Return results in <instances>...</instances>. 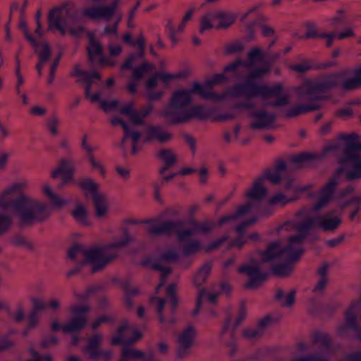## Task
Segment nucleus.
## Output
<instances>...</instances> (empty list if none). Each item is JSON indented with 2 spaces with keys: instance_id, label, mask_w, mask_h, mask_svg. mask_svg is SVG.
<instances>
[{
  "instance_id": "f257e3e1",
  "label": "nucleus",
  "mask_w": 361,
  "mask_h": 361,
  "mask_svg": "<svg viewBox=\"0 0 361 361\" xmlns=\"http://www.w3.org/2000/svg\"><path fill=\"white\" fill-rule=\"evenodd\" d=\"M302 236H294L289 239L286 247H282L279 243L271 244L264 252H257L246 264L240 267L238 271L245 274L248 281L246 287L250 289L257 288L265 279L262 269L264 263L273 261L281 255H286L289 262H296L302 254L300 245Z\"/></svg>"
},
{
  "instance_id": "f03ea898",
  "label": "nucleus",
  "mask_w": 361,
  "mask_h": 361,
  "mask_svg": "<svg viewBox=\"0 0 361 361\" xmlns=\"http://www.w3.org/2000/svg\"><path fill=\"white\" fill-rule=\"evenodd\" d=\"M208 85L194 84L188 89L176 91L164 111V115L169 122L181 123L192 118L203 117L206 110L199 106H190L192 98L196 95L203 97H209Z\"/></svg>"
},
{
  "instance_id": "7ed1b4c3",
  "label": "nucleus",
  "mask_w": 361,
  "mask_h": 361,
  "mask_svg": "<svg viewBox=\"0 0 361 361\" xmlns=\"http://www.w3.org/2000/svg\"><path fill=\"white\" fill-rule=\"evenodd\" d=\"M130 240V235L125 232L113 241L98 247L83 250L80 246H74L68 251V257L71 259L82 257L85 262L90 266L92 271H97L114 259L118 250L124 247Z\"/></svg>"
},
{
  "instance_id": "20e7f679",
  "label": "nucleus",
  "mask_w": 361,
  "mask_h": 361,
  "mask_svg": "<svg viewBox=\"0 0 361 361\" xmlns=\"http://www.w3.org/2000/svg\"><path fill=\"white\" fill-rule=\"evenodd\" d=\"M43 210V206L37 200L26 195H21L11 204L0 201V233L11 224V213L14 214L21 224L32 222Z\"/></svg>"
},
{
  "instance_id": "39448f33",
  "label": "nucleus",
  "mask_w": 361,
  "mask_h": 361,
  "mask_svg": "<svg viewBox=\"0 0 361 361\" xmlns=\"http://www.w3.org/2000/svg\"><path fill=\"white\" fill-rule=\"evenodd\" d=\"M336 183L334 178L331 179L323 188L320 192L321 200L312 208L303 213L304 217L308 219V220L305 225L300 226V229L307 226L317 225L324 230L329 231L335 229L339 225L341 219L338 216L331 214L324 216L322 219H319L317 214L319 209L323 207L330 199Z\"/></svg>"
},
{
  "instance_id": "423d86ee",
  "label": "nucleus",
  "mask_w": 361,
  "mask_h": 361,
  "mask_svg": "<svg viewBox=\"0 0 361 361\" xmlns=\"http://www.w3.org/2000/svg\"><path fill=\"white\" fill-rule=\"evenodd\" d=\"M104 0H88L89 7L84 8L82 11L83 16L90 19L106 18L109 19L116 15V23L112 26H106L104 28V34L118 37L117 25L122 18V14L117 12V8L121 0H112L111 4L105 8H99L97 6Z\"/></svg>"
},
{
  "instance_id": "0eeeda50",
  "label": "nucleus",
  "mask_w": 361,
  "mask_h": 361,
  "mask_svg": "<svg viewBox=\"0 0 361 361\" xmlns=\"http://www.w3.org/2000/svg\"><path fill=\"white\" fill-rule=\"evenodd\" d=\"M269 70V65H262L247 75L243 82L229 90L227 94L232 97L249 98L263 93V89L258 86V82Z\"/></svg>"
},
{
  "instance_id": "6e6552de",
  "label": "nucleus",
  "mask_w": 361,
  "mask_h": 361,
  "mask_svg": "<svg viewBox=\"0 0 361 361\" xmlns=\"http://www.w3.org/2000/svg\"><path fill=\"white\" fill-rule=\"evenodd\" d=\"M71 75L75 78L76 81L85 85L86 97L94 103H99L101 108L105 111L114 110L118 102L116 100L104 101L102 100L98 94H92L90 91V85L99 80V76L96 73H87L78 67H75Z\"/></svg>"
},
{
  "instance_id": "1a4fd4ad",
  "label": "nucleus",
  "mask_w": 361,
  "mask_h": 361,
  "mask_svg": "<svg viewBox=\"0 0 361 361\" xmlns=\"http://www.w3.org/2000/svg\"><path fill=\"white\" fill-rule=\"evenodd\" d=\"M236 19V15L231 11L217 10L208 12L200 20V32L217 29H226L232 25Z\"/></svg>"
},
{
  "instance_id": "9d476101",
  "label": "nucleus",
  "mask_w": 361,
  "mask_h": 361,
  "mask_svg": "<svg viewBox=\"0 0 361 361\" xmlns=\"http://www.w3.org/2000/svg\"><path fill=\"white\" fill-rule=\"evenodd\" d=\"M74 21V18L65 8L53 9L49 16V28L58 29L63 33L68 31L73 35L79 33V31L74 30L72 27Z\"/></svg>"
},
{
  "instance_id": "9b49d317",
  "label": "nucleus",
  "mask_w": 361,
  "mask_h": 361,
  "mask_svg": "<svg viewBox=\"0 0 361 361\" xmlns=\"http://www.w3.org/2000/svg\"><path fill=\"white\" fill-rule=\"evenodd\" d=\"M177 76L170 73H160L150 78L145 84V94L149 99H157L162 95L163 87L168 86Z\"/></svg>"
},
{
  "instance_id": "f8f14e48",
  "label": "nucleus",
  "mask_w": 361,
  "mask_h": 361,
  "mask_svg": "<svg viewBox=\"0 0 361 361\" xmlns=\"http://www.w3.org/2000/svg\"><path fill=\"white\" fill-rule=\"evenodd\" d=\"M341 165L349 179L361 177V148L350 149L341 161Z\"/></svg>"
},
{
  "instance_id": "ddd939ff",
  "label": "nucleus",
  "mask_w": 361,
  "mask_h": 361,
  "mask_svg": "<svg viewBox=\"0 0 361 361\" xmlns=\"http://www.w3.org/2000/svg\"><path fill=\"white\" fill-rule=\"evenodd\" d=\"M20 29L23 32V34L27 41L31 44V45L35 48V51L37 53L39 57V61L37 65V69L39 73H41L43 65L47 62L49 56V48L47 44H43L42 45H38L36 39L31 36L27 27V23L25 20H20L19 23Z\"/></svg>"
},
{
  "instance_id": "4468645a",
  "label": "nucleus",
  "mask_w": 361,
  "mask_h": 361,
  "mask_svg": "<svg viewBox=\"0 0 361 361\" xmlns=\"http://www.w3.org/2000/svg\"><path fill=\"white\" fill-rule=\"evenodd\" d=\"M76 169V164L73 160L64 158L60 160L59 164L51 171V176L53 178L61 177L64 183L73 180V173Z\"/></svg>"
},
{
  "instance_id": "2eb2a0df",
  "label": "nucleus",
  "mask_w": 361,
  "mask_h": 361,
  "mask_svg": "<svg viewBox=\"0 0 361 361\" xmlns=\"http://www.w3.org/2000/svg\"><path fill=\"white\" fill-rule=\"evenodd\" d=\"M195 335V331L191 326H188L182 331L178 337V353L179 356H185L188 350L194 345Z\"/></svg>"
},
{
  "instance_id": "dca6fc26",
  "label": "nucleus",
  "mask_w": 361,
  "mask_h": 361,
  "mask_svg": "<svg viewBox=\"0 0 361 361\" xmlns=\"http://www.w3.org/2000/svg\"><path fill=\"white\" fill-rule=\"evenodd\" d=\"M355 36V27L349 25L343 27L338 32L322 33L319 37L324 39L326 45L329 47L334 40H343Z\"/></svg>"
},
{
  "instance_id": "f3484780",
  "label": "nucleus",
  "mask_w": 361,
  "mask_h": 361,
  "mask_svg": "<svg viewBox=\"0 0 361 361\" xmlns=\"http://www.w3.org/2000/svg\"><path fill=\"white\" fill-rule=\"evenodd\" d=\"M144 140L145 142H159L161 143L169 141L172 137L171 134L158 126H150L144 133Z\"/></svg>"
},
{
  "instance_id": "a211bd4d",
  "label": "nucleus",
  "mask_w": 361,
  "mask_h": 361,
  "mask_svg": "<svg viewBox=\"0 0 361 361\" xmlns=\"http://www.w3.org/2000/svg\"><path fill=\"white\" fill-rule=\"evenodd\" d=\"M87 309L85 307H76L73 310L74 319L63 327L66 333H71L81 329L85 324L84 313Z\"/></svg>"
},
{
  "instance_id": "6ab92c4d",
  "label": "nucleus",
  "mask_w": 361,
  "mask_h": 361,
  "mask_svg": "<svg viewBox=\"0 0 361 361\" xmlns=\"http://www.w3.org/2000/svg\"><path fill=\"white\" fill-rule=\"evenodd\" d=\"M111 123L115 126H121L125 130L124 142H130L132 145V151L136 153L138 148L136 147V143L140 138V135L134 131H130L126 123L119 117H114L111 119Z\"/></svg>"
},
{
  "instance_id": "aec40b11",
  "label": "nucleus",
  "mask_w": 361,
  "mask_h": 361,
  "mask_svg": "<svg viewBox=\"0 0 361 361\" xmlns=\"http://www.w3.org/2000/svg\"><path fill=\"white\" fill-rule=\"evenodd\" d=\"M95 216L99 219H106L109 214V202L104 194L96 195L92 199Z\"/></svg>"
},
{
  "instance_id": "412c9836",
  "label": "nucleus",
  "mask_w": 361,
  "mask_h": 361,
  "mask_svg": "<svg viewBox=\"0 0 361 361\" xmlns=\"http://www.w3.org/2000/svg\"><path fill=\"white\" fill-rule=\"evenodd\" d=\"M192 232L188 230H183L178 232V238L180 242L185 243L184 253L185 255L191 254L196 252L200 248V245L192 241Z\"/></svg>"
},
{
  "instance_id": "4be33fe9",
  "label": "nucleus",
  "mask_w": 361,
  "mask_h": 361,
  "mask_svg": "<svg viewBox=\"0 0 361 361\" xmlns=\"http://www.w3.org/2000/svg\"><path fill=\"white\" fill-rule=\"evenodd\" d=\"M152 111V107L148 106L147 109L143 110L137 114L133 112V106L129 103L124 106L121 109V114L123 116L127 117L130 124L137 125L141 123V120L139 119L140 116H145Z\"/></svg>"
},
{
  "instance_id": "5701e85b",
  "label": "nucleus",
  "mask_w": 361,
  "mask_h": 361,
  "mask_svg": "<svg viewBox=\"0 0 361 361\" xmlns=\"http://www.w3.org/2000/svg\"><path fill=\"white\" fill-rule=\"evenodd\" d=\"M78 185L82 190L85 196L87 197H91L92 199H94L96 195H99L102 194L98 190L99 184L96 183L93 179H82L78 183Z\"/></svg>"
},
{
  "instance_id": "b1692460",
  "label": "nucleus",
  "mask_w": 361,
  "mask_h": 361,
  "mask_svg": "<svg viewBox=\"0 0 361 361\" xmlns=\"http://www.w3.org/2000/svg\"><path fill=\"white\" fill-rule=\"evenodd\" d=\"M176 229V225L171 222H161L160 221H150L147 225L148 232L153 235L167 233L171 230Z\"/></svg>"
},
{
  "instance_id": "393cba45",
  "label": "nucleus",
  "mask_w": 361,
  "mask_h": 361,
  "mask_svg": "<svg viewBox=\"0 0 361 361\" xmlns=\"http://www.w3.org/2000/svg\"><path fill=\"white\" fill-rule=\"evenodd\" d=\"M267 194L261 180L254 183L252 188L246 193L250 203H255L261 200Z\"/></svg>"
},
{
  "instance_id": "a878e982",
  "label": "nucleus",
  "mask_w": 361,
  "mask_h": 361,
  "mask_svg": "<svg viewBox=\"0 0 361 361\" xmlns=\"http://www.w3.org/2000/svg\"><path fill=\"white\" fill-rule=\"evenodd\" d=\"M217 297L218 295L216 293L206 292L204 290L200 291L196 302L197 310L193 312V314L195 315L197 314L202 305L207 306L214 303L216 301Z\"/></svg>"
},
{
  "instance_id": "bb28decb",
  "label": "nucleus",
  "mask_w": 361,
  "mask_h": 361,
  "mask_svg": "<svg viewBox=\"0 0 361 361\" xmlns=\"http://www.w3.org/2000/svg\"><path fill=\"white\" fill-rule=\"evenodd\" d=\"M272 116L264 112H258L253 115L252 126L255 128H267L272 122Z\"/></svg>"
},
{
  "instance_id": "cd10ccee",
  "label": "nucleus",
  "mask_w": 361,
  "mask_h": 361,
  "mask_svg": "<svg viewBox=\"0 0 361 361\" xmlns=\"http://www.w3.org/2000/svg\"><path fill=\"white\" fill-rule=\"evenodd\" d=\"M276 296L281 305L284 307H290L295 302V291L293 290H279Z\"/></svg>"
},
{
  "instance_id": "c85d7f7f",
  "label": "nucleus",
  "mask_w": 361,
  "mask_h": 361,
  "mask_svg": "<svg viewBox=\"0 0 361 361\" xmlns=\"http://www.w3.org/2000/svg\"><path fill=\"white\" fill-rule=\"evenodd\" d=\"M187 25L188 24L183 20H181L176 27H173L171 23L168 25L170 38L173 44H176L178 42V36L184 32Z\"/></svg>"
},
{
  "instance_id": "c756f323",
  "label": "nucleus",
  "mask_w": 361,
  "mask_h": 361,
  "mask_svg": "<svg viewBox=\"0 0 361 361\" xmlns=\"http://www.w3.org/2000/svg\"><path fill=\"white\" fill-rule=\"evenodd\" d=\"M87 51L92 59L98 58L102 63H104V60L102 58V47L99 42L91 38L90 43L87 47Z\"/></svg>"
},
{
  "instance_id": "7c9ffc66",
  "label": "nucleus",
  "mask_w": 361,
  "mask_h": 361,
  "mask_svg": "<svg viewBox=\"0 0 361 361\" xmlns=\"http://www.w3.org/2000/svg\"><path fill=\"white\" fill-rule=\"evenodd\" d=\"M361 85V66L353 71L352 77L343 83L345 90L354 88Z\"/></svg>"
},
{
  "instance_id": "2f4dec72",
  "label": "nucleus",
  "mask_w": 361,
  "mask_h": 361,
  "mask_svg": "<svg viewBox=\"0 0 361 361\" xmlns=\"http://www.w3.org/2000/svg\"><path fill=\"white\" fill-rule=\"evenodd\" d=\"M286 166L283 163L279 164L275 169L266 175L267 178L272 183H277L285 175Z\"/></svg>"
},
{
  "instance_id": "473e14b6",
  "label": "nucleus",
  "mask_w": 361,
  "mask_h": 361,
  "mask_svg": "<svg viewBox=\"0 0 361 361\" xmlns=\"http://www.w3.org/2000/svg\"><path fill=\"white\" fill-rule=\"evenodd\" d=\"M73 216L79 223L84 225L89 224L87 210L82 204H78L76 206L73 211Z\"/></svg>"
},
{
  "instance_id": "72a5a7b5",
  "label": "nucleus",
  "mask_w": 361,
  "mask_h": 361,
  "mask_svg": "<svg viewBox=\"0 0 361 361\" xmlns=\"http://www.w3.org/2000/svg\"><path fill=\"white\" fill-rule=\"evenodd\" d=\"M28 183L25 180L13 183L2 192L3 198H6L11 193L23 191L28 188Z\"/></svg>"
},
{
  "instance_id": "f704fd0d",
  "label": "nucleus",
  "mask_w": 361,
  "mask_h": 361,
  "mask_svg": "<svg viewBox=\"0 0 361 361\" xmlns=\"http://www.w3.org/2000/svg\"><path fill=\"white\" fill-rule=\"evenodd\" d=\"M210 270L211 268L209 265L203 266L196 274L194 278V283L197 286H201L207 278L209 274L210 273Z\"/></svg>"
},
{
  "instance_id": "c9c22d12",
  "label": "nucleus",
  "mask_w": 361,
  "mask_h": 361,
  "mask_svg": "<svg viewBox=\"0 0 361 361\" xmlns=\"http://www.w3.org/2000/svg\"><path fill=\"white\" fill-rule=\"evenodd\" d=\"M159 157L167 166L173 165L176 161V155L169 149L161 150Z\"/></svg>"
},
{
  "instance_id": "e433bc0d",
  "label": "nucleus",
  "mask_w": 361,
  "mask_h": 361,
  "mask_svg": "<svg viewBox=\"0 0 361 361\" xmlns=\"http://www.w3.org/2000/svg\"><path fill=\"white\" fill-rule=\"evenodd\" d=\"M294 199L293 197H287L281 193H278L269 200V204L271 206H282Z\"/></svg>"
},
{
  "instance_id": "4c0bfd02",
  "label": "nucleus",
  "mask_w": 361,
  "mask_h": 361,
  "mask_svg": "<svg viewBox=\"0 0 361 361\" xmlns=\"http://www.w3.org/2000/svg\"><path fill=\"white\" fill-rule=\"evenodd\" d=\"M88 159L92 170L98 172L102 176H104L106 174L104 166L101 162L96 160L92 154H89Z\"/></svg>"
},
{
  "instance_id": "58836bf2",
  "label": "nucleus",
  "mask_w": 361,
  "mask_h": 361,
  "mask_svg": "<svg viewBox=\"0 0 361 361\" xmlns=\"http://www.w3.org/2000/svg\"><path fill=\"white\" fill-rule=\"evenodd\" d=\"M151 304L157 309V310L161 313L162 311L165 302L163 299L159 298L157 295L153 296L150 300ZM159 320L161 323H164V319L161 314H159Z\"/></svg>"
},
{
  "instance_id": "ea45409f",
  "label": "nucleus",
  "mask_w": 361,
  "mask_h": 361,
  "mask_svg": "<svg viewBox=\"0 0 361 361\" xmlns=\"http://www.w3.org/2000/svg\"><path fill=\"white\" fill-rule=\"evenodd\" d=\"M347 20V14L343 10H339L337 13L329 19V22L331 25H339Z\"/></svg>"
},
{
  "instance_id": "a19ab883",
  "label": "nucleus",
  "mask_w": 361,
  "mask_h": 361,
  "mask_svg": "<svg viewBox=\"0 0 361 361\" xmlns=\"http://www.w3.org/2000/svg\"><path fill=\"white\" fill-rule=\"evenodd\" d=\"M152 66L149 63H145L142 67L136 69L135 71L133 80H137L142 78L144 75H145L147 73L152 71Z\"/></svg>"
},
{
  "instance_id": "79ce46f5",
  "label": "nucleus",
  "mask_w": 361,
  "mask_h": 361,
  "mask_svg": "<svg viewBox=\"0 0 361 361\" xmlns=\"http://www.w3.org/2000/svg\"><path fill=\"white\" fill-rule=\"evenodd\" d=\"M142 354L137 351L135 349L129 348L126 350L122 356V360H130V361H134L135 359L138 358L140 357Z\"/></svg>"
},
{
  "instance_id": "37998d69",
  "label": "nucleus",
  "mask_w": 361,
  "mask_h": 361,
  "mask_svg": "<svg viewBox=\"0 0 361 361\" xmlns=\"http://www.w3.org/2000/svg\"><path fill=\"white\" fill-rule=\"evenodd\" d=\"M314 107L299 106L292 108L288 113V116H295L305 111L312 110Z\"/></svg>"
},
{
  "instance_id": "c03bdc74",
  "label": "nucleus",
  "mask_w": 361,
  "mask_h": 361,
  "mask_svg": "<svg viewBox=\"0 0 361 361\" xmlns=\"http://www.w3.org/2000/svg\"><path fill=\"white\" fill-rule=\"evenodd\" d=\"M293 269L290 265L278 266L274 269V273L278 276H286L292 271Z\"/></svg>"
},
{
  "instance_id": "a18cd8bd",
  "label": "nucleus",
  "mask_w": 361,
  "mask_h": 361,
  "mask_svg": "<svg viewBox=\"0 0 361 361\" xmlns=\"http://www.w3.org/2000/svg\"><path fill=\"white\" fill-rule=\"evenodd\" d=\"M50 202L51 206L55 208H60L66 204L67 200L62 197L55 195L54 198L51 199Z\"/></svg>"
},
{
  "instance_id": "49530a36",
  "label": "nucleus",
  "mask_w": 361,
  "mask_h": 361,
  "mask_svg": "<svg viewBox=\"0 0 361 361\" xmlns=\"http://www.w3.org/2000/svg\"><path fill=\"white\" fill-rule=\"evenodd\" d=\"M176 286L174 285H171L167 288V297L171 300V306L172 308H174L176 305L178 304V300L175 297L176 292Z\"/></svg>"
},
{
  "instance_id": "de8ad7c7",
  "label": "nucleus",
  "mask_w": 361,
  "mask_h": 361,
  "mask_svg": "<svg viewBox=\"0 0 361 361\" xmlns=\"http://www.w3.org/2000/svg\"><path fill=\"white\" fill-rule=\"evenodd\" d=\"M10 157V152L3 150L0 151V170L6 168Z\"/></svg>"
},
{
  "instance_id": "09e8293b",
  "label": "nucleus",
  "mask_w": 361,
  "mask_h": 361,
  "mask_svg": "<svg viewBox=\"0 0 361 361\" xmlns=\"http://www.w3.org/2000/svg\"><path fill=\"white\" fill-rule=\"evenodd\" d=\"M127 324H125L120 327L116 335L111 339V343L113 344H118L123 341L121 334L127 329Z\"/></svg>"
},
{
  "instance_id": "8fccbe9b",
  "label": "nucleus",
  "mask_w": 361,
  "mask_h": 361,
  "mask_svg": "<svg viewBox=\"0 0 361 361\" xmlns=\"http://www.w3.org/2000/svg\"><path fill=\"white\" fill-rule=\"evenodd\" d=\"M42 190L43 193L49 198V200L54 198V197L56 195L53 190L51 185L48 183H44L42 184Z\"/></svg>"
},
{
  "instance_id": "3c124183",
  "label": "nucleus",
  "mask_w": 361,
  "mask_h": 361,
  "mask_svg": "<svg viewBox=\"0 0 361 361\" xmlns=\"http://www.w3.org/2000/svg\"><path fill=\"white\" fill-rule=\"evenodd\" d=\"M121 52V47L119 44H109V53L111 57H116Z\"/></svg>"
},
{
  "instance_id": "603ef678",
  "label": "nucleus",
  "mask_w": 361,
  "mask_h": 361,
  "mask_svg": "<svg viewBox=\"0 0 361 361\" xmlns=\"http://www.w3.org/2000/svg\"><path fill=\"white\" fill-rule=\"evenodd\" d=\"M32 306L35 310L38 311L47 307V303L44 302L40 298H34L32 299Z\"/></svg>"
},
{
  "instance_id": "864d4df0",
  "label": "nucleus",
  "mask_w": 361,
  "mask_h": 361,
  "mask_svg": "<svg viewBox=\"0 0 361 361\" xmlns=\"http://www.w3.org/2000/svg\"><path fill=\"white\" fill-rule=\"evenodd\" d=\"M46 111V109L40 106H35L30 109L31 114L34 116H41L43 115Z\"/></svg>"
},
{
  "instance_id": "5fc2aeb1",
  "label": "nucleus",
  "mask_w": 361,
  "mask_h": 361,
  "mask_svg": "<svg viewBox=\"0 0 361 361\" xmlns=\"http://www.w3.org/2000/svg\"><path fill=\"white\" fill-rule=\"evenodd\" d=\"M116 171L119 174V176L123 178H127L130 173L129 169L121 166L117 167Z\"/></svg>"
},
{
  "instance_id": "6e6d98bb",
  "label": "nucleus",
  "mask_w": 361,
  "mask_h": 361,
  "mask_svg": "<svg viewBox=\"0 0 361 361\" xmlns=\"http://www.w3.org/2000/svg\"><path fill=\"white\" fill-rule=\"evenodd\" d=\"M250 209V204L244 205L243 207H240L235 214L236 217L240 216L245 214H246Z\"/></svg>"
},
{
  "instance_id": "4d7b16f0",
  "label": "nucleus",
  "mask_w": 361,
  "mask_h": 361,
  "mask_svg": "<svg viewBox=\"0 0 361 361\" xmlns=\"http://www.w3.org/2000/svg\"><path fill=\"white\" fill-rule=\"evenodd\" d=\"M194 13L193 9H189L186 11L185 15L183 16L182 20L185 22V23H188L192 18V16Z\"/></svg>"
},
{
  "instance_id": "13d9d810",
  "label": "nucleus",
  "mask_w": 361,
  "mask_h": 361,
  "mask_svg": "<svg viewBox=\"0 0 361 361\" xmlns=\"http://www.w3.org/2000/svg\"><path fill=\"white\" fill-rule=\"evenodd\" d=\"M175 258H176L175 254L171 253V252H166V253H164L161 256V260L164 261V262L171 261V260L174 259Z\"/></svg>"
},
{
  "instance_id": "bf43d9fd",
  "label": "nucleus",
  "mask_w": 361,
  "mask_h": 361,
  "mask_svg": "<svg viewBox=\"0 0 361 361\" xmlns=\"http://www.w3.org/2000/svg\"><path fill=\"white\" fill-rule=\"evenodd\" d=\"M327 283V279L326 278H322L317 284L314 288L315 290H322Z\"/></svg>"
},
{
  "instance_id": "052dcab7",
  "label": "nucleus",
  "mask_w": 361,
  "mask_h": 361,
  "mask_svg": "<svg viewBox=\"0 0 361 361\" xmlns=\"http://www.w3.org/2000/svg\"><path fill=\"white\" fill-rule=\"evenodd\" d=\"M281 87L280 85H276L274 88L268 90V94L271 96L276 97H277L278 92L281 90Z\"/></svg>"
},
{
  "instance_id": "680f3d73",
  "label": "nucleus",
  "mask_w": 361,
  "mask_h": 361,
  "mask_svg": "<svg viewBox=\"0 0 361 361\" xmlns=\"http://www.w3.org/2000/svg\"><path fill=\"white\" fill-rule=\"evenodd\" d=\"M249 56H250V59L252 60V61H255V60H257L259 57L260 51L257 49H254L253 51H252L250 53Z\"/></svg>"
},
{
  "instance_id": "e2e57ef3",
  "label": "nucleus",
  "mask_w": 361,
  "mask_h": 361,
  "mask_svg": "<svg viewBox=\"0 0 361 361\" xmlns=\"http://www.w3.org/2000/svg\"><path fill=\"white\" fill-rule=\"evenodd\" d=\"M8 135H9L8 130L6 128V127L5 126H3L0 128V137L2 139H6L8 137Z\"/></svg>"
},
{
  "instance_id": "0e129e2a",
  "label": "nucleus",
  "mask_w": 361,
  "mask_h": 361,
  "mask_svg": "<svg viewBox=\"0 0 361 361\" xmlns=\"http://www.w3.org/2000/svg\"><path fill=\"white\" fill-rule=\"evenodd\" d=\"M37 26L35 30V35L38 37H41L43 35V32L42 30L41 24L39 23V17H37Z\"/></svg>"
},
{
  "instance_id": "69168bd1",
  "label": "nucleus",
  "mask_w": 361,
  "mask_h": 361,
  "mask_svg": "<svg viewBox=\"0 0 361 361\" xmlns=\"http://www.w3.org/2000/svg\"><path fill=\"white\" fill-rule=\"evenodd\" d=\"M168 345L164 342H160L158 344V350L161 353H165L168 350Z\"/></svg>"
},
{
  "instance_id": "338daca9",
  "label": "nucleus",
  "mask_w": 361,
  "mask_h": 361,
  "mask_svg": "<svg viewBox=\"0 0 361 361\" xmlns=\"http://www.w3.org/2000/svg\"><path fill=\"white\" fill-rule=\"evenodd\" d=\"M240 131V130L238 127H236L230 131L231 133V135L234 141L239 140Z\"/></svg>"
},
{
  "instance_id": "774afa93",
  "label": "nucleus",
  "mask_w": 361,
  "mask_h": 361,
  "mask_svg": "<svg viewBox=\"0 0 361 361\" xmlns=\"http://www.w3.org/2000/svg\"><path fill=\"white\" fill-rule=\"evenodd\" d=\"M308 159V155L307 154H300L298 155L293 159V161L295 163H300Z\"/></svg>"
}]
</instances>
